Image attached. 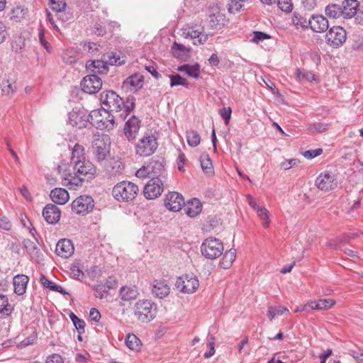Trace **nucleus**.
Listing matches in <instances>:
<instances>
[{
    "label": "nucleus",
    "mask_w": 363,
    "mask_h": 363,
    "mask_svg": "<svg viewBox=\"0 0 363 363\" xmlns=\"http://www.w3.org/2000/svg\"><path fill=\"white\" fill-rule=\"evenodd\" d=\"M125 57L116 52H108L104 55L102 60H90L86 63V67L94 74H105L108 70V65H121L125 63Z\"/></svg>",
    "instance_id": "f257e3e1"
},
{
    "label": "nucleus",
    "mask_w": 363,
    "mask_h": 363,
    "mask_svg": "<svg viewBox=\"0 0 363 363\" xmlns=\"http://www.w3.org/2000/svg\"><path fill=\"white\" fill-rule=\"evenodd\" d=\"M139 191L138 186L129 181H123L116 184L112 190L113 196L120 202L133 201Z\"/></svg>",
    "instance_id": "f03ea898"
},
{
    "label": "nucleus",
    "mask_w": 363,
    "mask_h": 363,
    "mask_svg": "<svg viewBox=\"0 0 363 363\" xmlns=\"http://www.w3.org/2000/svg\"><path fill=\"white\" fill-rule=\"evenodd\" d=\"M115 120H118V116H112L104 108L91 111L88 116V121L98 129H112Z\"/></svg>",
    "instance_id": "7ed1b4c3"
},
{
    "label": "nucleus",
    "mask_w": 363,
    "mask_h": 363,
    "mask_svg": "<svg viewBox=\"0 0 363 363\" xmlns=\"http://www.w3.org/2000/svg\"><path fill=\"white\" fill-rule=\"evenodd\" d=\"M156 313V306L150 300H139L134 306V315L140 322L148 323L152 320Z\"/></svg>",
    "instance_id": "20e7f679"
},
{
    "label": "nucleus",
    "mask_w": 363,
    "mask_h": 363,
    "mask_svg": "<svg viewBox=\"0 0 363 363\" xmlns=\"http://www.w3.org/2000/svg\"><path fill=\"white\" fill-rule=\"evenodd\" d=\"M100 100L104 108L108 111H115L116 115L122 110V106L124 105L123 99L113 91H103L101 94Z\"/></svg>",
    "instance_id": "39448f33"
},
{
    "label": "nucleus",
    "mask_w": 363,
    "mask_h": 363,
    "mask_svg": "<svg viewBox=\"0 0 363 363\" xmlns=\"http://www.w3.org/2000/svg\"><path fill=\"white\" fill-rule=\"evenodd\" d=\"M201 250L205 257L213 259L222 255L223 245L218 239L210 237L203 242Z\"/></svg>",
    "instance_id": "423d86ee"
},
{
    "label": "nucleus",
    "mask_w": 363,
    "mask_h": 363,
    "mask_svg": "<svg viewBox=\"0 0 363 363\" xmlns=\"http://www.w3.org/2000/svg\"><path fill=\"white\" fill-rule=\"evenodd\" d=\"M158 147L156 138L153 135H146L140 138L135 145V153L140 157L152 155Z\"/></svg>",
    "instance_id": "0eeeda50"
},
{
    "label": "nucleus",
    "mask_w": 363,
    "mask_h": 363,
    "mask_svg": "<svg viewBox=\"0 0 363 363\" xmlns=\"http://www.w3.org/2000/svg\"><path fill=\"white\" fill-rule=\"evenodd\" d=\"M180 31L182 37L193 39L194 45L203 44L208 38V34L203 33V28L198 26L187 24L183 26Z\"/></svg>",
    "instance_id": "6e6552de"
},
{
    "label": "nucleus",
    "mask_w": 363,
    "mask_h": 363,
    "mask_svg": "<svg viewBox=\"0 0 363 363\" xmlns=\"http://www.w3.org/2000/svg\"><path fill=\"white\" fill-rule=\"evenodd\" d=\"M347 38L345 30L341 26H333L329 29L325 35L327 44L334 48L343 45Z\"/></svg>",
    "instance_id": "1a4fd4ad"
},
{
    "label": "nucleus",
    "mask_w": 363,
    "mask_h": 363,
    "mask_svg": "<svg viewBox=\"0 0 363 363\" xmlns=\"http://www.w3.org/2000/svg\"><path fill=\"white\" fill-rule=\"evenodd\" d=\"M175 286L182 293L192 294L198 289L199 281L196 276L186 274L177 279Z\"/></svg>",
    "instance_id": "9d476101"
},
{
    "label": "nucleus",
    "mask_w": 363,
    "mask_h": 363,
    "mask_svg": "<svg viewBox=\"0 0 363 363\" xmlns=\"http://www.w3.org/2000/svg\"><path fill=\"white\" fill-rule=\"evenodd\" d=\"M94 206L93 199L89 196H80L72 203V210L77 214L86 215L91 212Z\"/></svg>",
    "instance_id": "9b49d317"
},
{
    "label": "nucleus",
    "mask_w": 363,
    "mask_h": 363,
    "mask_svg": "<svg viewBox=\"0 0 363 363\" xmlns=\"http://www.w3.org/2000/svg\"><path fill=\"white\" fill-rule=\"evenodd\" d=\"M80 85L84 92L92 94L100 90L102 82L96 74H90L84 77Z\"/></svg>",
    "instance_id": "f8f14e48"
},
{
    "label": "nucleus",
    "mask_w": 363,
    "mask_h": 363,
    "mask_svg": "<svg viewBox=\"0 0 363 363\" xmlns=\"http://www.w3.org/2000/svg\"><path fill=\"white\" fill-rule=\"evenodd\" d=\"M163 191V183L160 178H152L145 185L144 196L147 199H154Z\"/></svg>",
    "instance_id": "ddd939ff"
},
{
    "label": "nucleus",
    "mask_w": 363,
    "mask_h": 363,
    "mask_svg": "<svg viewBox=\"0 0 363 363\" xmlns=\"http://www.w3.org/2000/svg\"><path fill=\"white\" fill-rule=\"evenodd\" d=\"M164 206L170 211L177 212L182 209L184 204V200L182 194L173 191L166 195Z\"/></svg>",
    "instance_id": "4468645a"
},
{
    "label": "nucleus",
    "mask_w": 363,
    "mask_h": 363,
    "mask_svg": "<svg viewBox=\"0 0 363 363\" xmlns=\"http://www.w3.org/2000/svg\"><path fill=\"white\" fill-rule=\"evenodd\" d=\"M74 171L80 176L86 178V181H88L94 177L96 169L91 162L86 160L74 164Z\"/></svg>",
    "instance_id": "2eb2a0df"
},
{
    "label": "nucleus",
    "mask_w": 363,
    "mask_h": 363,
    "mask_svg": "<svg viewBox=\"0 0 363 363\" xmlns=\"http://www.w3.org/2000/svg\"><path fill=\"white\" fill-rule=\"evenodd\" d=\"M310 28L315 33H324L329 28L328 19L323 15H313L308 20Z\"/></svg>",
    "instance_id": "dca6fc26"
},
{
    "label": "nucleus",
    "mask_w": 363,
    "mask_h": 363,
    "mask_svg": "<svg viewBox=\"0 0 363 363\" xmlns=\"http://www.w3.org/2000/svg\"><path fill=\"white\" fill-rule=\"evenodd\" d=\"M140 127V121L135 116H131L125 123L124 127V134L125 138L130 141L136 138Z\"/></svg>",
    "instance_id": "f3484780"
},
{
    "label": "nucleus",
    "mask_w": 363,
    "mask_h": 363,
    "mask_svg": "<svg viewBox=\"0 0 363 363\" xmlns=\"http://www.w3.org/2000/svg\"><path fill=\"white\" fill-rule=\"evenodd\" d=\"M43 216L48 223L55 224L60 220L61 211L57 206L50 203L43 208Z\"/></svg>",
    "instance_id": "a211bd4d"
},
{
    "label": "nucleus",
    "mask_w": 363,
    "mask_h": 363,
    "mask_svg": "<svg viewBox=\"0 0 363 363\" xmlns=\"http://www.w3.org/2000/svg\"><path fill=\"white\" fill-rule=\"evenodd\" d=\"M74 245L68 239H62L56 245L55 252L63 258L69 257L74 253Z\"/></svg>",
    "instance_id": "6ab92c4d"
},
{
    "label": "nucleus",
    "mask_w": 363,
    "mask_h": 363,
    "mask_svg": "<svg viewBox=\"0 0 363 363\" xmlns=\"http://www.w3.org/2000/svg\"><path fill=\"white\" fill-rule=\"evenodd\" d=\"M94 153L98 161L105 160L108 152V147L103 137L97 136L93 141Z\"/></svg>",
    "instance_id": "aec40b11"
},
{
    "label": "nucleus",
    "mask_w": 363,
    "mask_h": 363,
    "mask_svg": "<svg viewBox=\"0 0 363 363\" xmlns=\"http://www.w3.org/2000/svg\"><path fill=\"white\" fill-rule=\"evenodd\" d=\"M172 55L180 60L187 61L191 57V48L174 41L171 47Z\"/></svg>",
    "instance_id": "412c9836"
},
{
    "label": "nucleus",
    "mask_w": 363,
    "mask_h": 363,
    "mask_svg": "<svg viewBox=\"0 0 363 363\" xmlns=\"http://www.w3.org/2000/svg\"><path fill=\"white\" fill-rule=\"evenodd\" d=\"M170 287L164 280L155 279L152 282V294L155 297L163 298L169 295Z\"/></svg>",
    "instance_id": "4be33fe9"
},
{
    "label": "nucleus",
    "mask_w": 363,
    "mask_h": 363,
    "mask_svg": "<svg viewBox=\"0 0 363 363\" xmlns=\"http://www.w3.org/2000/svg\"><path fill=\"white\" fill-rule=\"evenodd\" d=\"M315 185L322 191H329L335 186L336 184L334 182L333 177L330 174H325L319 175L315 180Z\"/></svg>",
    "instance_id": "5701e85b"
},
{
    "label": "nucleus",
    "mask_w": 363,
    "mask_h": 363,
    "mask_svg": "<svg viewBox=\"0 0 363 363\" xmlns=\"http://www.w3.org/2000/svg\"><path fill=\"white\" fill-rule=\"evenodd\" d=\"M359 2L357 0H345L342 1L341 9L344 18H350L357 12Z\"/></svg>",
    "instance_id": "b1692460"
},
{
    "label": "nucleus",
    "mask_w": 363,
    "mask_h": 363,
    "mask_svg": "<svg viewBox=\"0 0 363 363\" xmlns=\"http://www.w3.org/2000/svg\"><path fill=\"white\" fill-rule=\"evenodd\" d=\"M85 180H86V178L80 176L74 172V174L71 173L65 174L62 178V183L63 185L69 186L70 189H75L76 186H82V182Z\"/></svg>",
    "instance_id": "393cba45"
},
{
    "label": "nucleus",
    "mask_w": 363,
    "mask_h": 363,
    "mask_svg": "<svg viewBox=\"0 0 363 363\" xmlns=\"http://www.w3.org/2000/svg\"><path fill=\"white\" fill-rule=\"evenodd\" d=\"M146 169L150 172V177L159 178L164 173V166L162 162L152 160L146 165Z\"/></svg>",
    "instance_id": "a878e982"
},
{
    "label": "nucleus",
    "mask_w": 363,
    "mask_h": 363,
    "mask_svg": "<svg viewBox=\"0 0 363 363\" xmlns=\"http://www.w3.org/2000/svg\"><path fill=\"white\" fill-rule=\"evenodd\" d=\"M29 278L24 274H18L13 278L14 292L18 295L26 293Z\"/></svg>",
    "instance_id": "bb28decb"
},
{
    "label": "nucleus",
    "mask_w": 363,
    "mask_h": 363,
    "mask_svg": "<svg viewBox=\"0 0 363 363\" xmlns=\"http://www.w3.org/2000/svg\"><path fill=\"white\" fill-rule=\"evenodd\" d=\"M50 198L54 203L63 205L68 201L69 196L65 189L55 188L51 191Z\"/></svg>",
    "instance_id": "cd10ccee"
},
{
    "label": "nucleus",
    "mask_w": 363,
    "mask_h": 363,
    "mask_svg": "<svg viewBox=\"0 0 363 363\" xmlns=\"http://www.w3.org/2000/svg\"><path fill=\"white\" fill-rule=\"evenodd\" d=\"M139 295V292L136 286H123L120 289V296L123 301H130L135 299Z\"/></svg>",
    "instance_id": "c85d7f7f"
},
{
    "label": "nucleus",
    "mask_w": 363,
    "mask_h": 363,
    "mask_svg": "<svg viewBox=\"0 0 363 363\" xmlns=\"http://www.w3.org/2000/svg\"><path fill=\"white\" fill-rule=\"evenodd\" d=\"M335 301L333 299H320L318 301H311L308 303V306L311 308L313 310H325L330 308L333 306H334ZM307 305L304 306L306 308Z\"/></svg>",
    "instance_id": "c756f323"
},
{
    "label": "nucleus",
    "mask_w": 363,
    "mask_h": 363,
    "mask_svg": "<svg viewBox=\"0 0 363 363\" xmlns=\"http://www.w3.org/2000/svg\"><path fill=\"white\" fill-rule=\"evenodd\" d=\"M177 70L184 72L188 76L197 79L200 74V65L197 63L192 65L186 64L178 67Z\"/></svg>",
    "instance_id": "7c9ffc66"
},
{
    "label": "nucleus",
    "mask_w": 363,
    "mask_h": 363,
    "mask_svg": "<svg viewBox=\"0 0 363 363\" xmlns=\"http://www.w3.org/2000/svg\"><path fill=\"white\" fill-rule=\"evenodd\" d=\"M202 210V206L199 199H194L190 203H188L185 211L186 214L191 217L194 218L199 215Z\"/></svg>",
    "instance_id": "2f4dec72"
},
{
    "label": "nucleus",
    "mask_w": 363,
    "mask_h": 363,
    "mask_svg": "<svg viewBox=\"0 0 363 363\" xmlns=\"http://www.w3.org/2000/svg\"><path fill=\"white\" fill-rule=\"evenodd\" d=\"M225 16L220 11H216L209 16V26L212 28H220L225 23Z\"/></svg>",
    "instance_id": "473e14b6"
},
{
    "label": "nucleus",
    "mask_w": 363,
    "mask_h": 363,
    "mask_svg": "<svg viewBox=\"0 0 363 363\" xmlns=\"http://www.w3.org/2000/svg\"><path fill=\"white\" fill-rule=\"evenodd\" d=\"M143 76L139 75V74H133L132 76H130L123 82L124 86H130L135 90H138V89H140L143 86Z\"/></svg>",
    "instance_id": "72a5a7b5"
},
{
    "label": "nucleus",
    "mask_w": 363,
    "mask_h": 363,
    "mask_svg": "<svg viewBox=\"0 0 363 363\" xmlns=\"http://www.w3.org/2000/svg\"><path fill=\"white\" fill-rule=\"evenodd\" d=\"M23 245L32 259L37 260L39 259L40 250L35 242L28 239L24 240Z\"/></svg>",
    "instance_id": "f704fd0d"
},
{
    "label": "nucleus",
    "mask_w": 363,
    "mask_h": 363,
    "mask_svg": "<svg viewBox=\"0 0 363 363\" xmlns=\"http://www.w3.org/2000/svg\"><path fill=\"white\" fill-rule=\"evenodd\" d=\"M86 160L85 159V157H84V147L82 145L77 143L74 146L73 150H72V157H71L72 163H73L74 164H76L77 162H84Z\"/></svg>",
    "instance_id": "c9c22d12"
},
{
    "label": "nucleus",
    "mask_w": 363,
    "mask_h": 363,
    "mask_svg": "<svg viewBox=\"0 0 363 363\" xmlns=\"http://www.w3.org/2000/svg\"><path fill=\"white\" fill-rule=\"evenodd\" d=\"M236 257V250L233 248L227 251L220 262V267L223 269H228L232 265Z\"/></svg>",
    "instance_id": "e433bc0d"
},
{
    "label": "nucleus",
    "mask_w": 363,
    "mask_h": 363,
    "mask_svg": "<svg viewBox=\"0 0 363 363\" xmlns=\"http://www.w3.org/2000/svg\"><path fill=\"white\" fill-rule=\"evenodd\" d=\"M325 12L328 16L333 18H338L342 16H343L341 6L336 4L328 5L325 7Z\"/></svg>",
    "instance_id": "4c0bfd02"
},
{
    "label": "nucleus",
    "mask_w": 363,
    "mask_h": 363,
    "mask_svg": "<svg viewBox=\"0 0 363 363\" xmlns=\"http://www.w3.org/2000/svg\"><path fill=\"white\" fill-rule=\"evenodd\" d=\"M40 279L42 285L44 287L48 288L53 291H57L63 295L67 294V292L62 286L57 285L52 281L48 280L44 275H41Z\"/></svg>",
    "instance_id": "58836bf2"
},
{
    "label": "nucleus",
    "mask_w": 363,
    "mask_h": 363,
    "mask_svg": "<svg viewBox=\"0 0 363 363\" xmlns=\"http://www.w3.org/2000/svg\"><path fill=\"white\" fill-rule=\"evenodd\" d=\"M124 108L125 110L122 113L119 112L118 114H117L118 119L121 120V121H123L125 119L128 114H129L135 108V99L134 97H128L126 101V104L122 106V108Z\"/></svg>",
    "instance_id": "ea45409f"
},
{
    "label": "nucleus",
    "mask_w": 363,
    "mask_h": 363,
    "mask_svg": "<svg viewBox=\"0 0 363 363\" xmlns=\"http://www.w3.org/2000/svg\"><path fill=\"white\" fill-rule=\"evenodd\" d=\"M284 313H289V310L286 307L281 306H269L267 315L272 320L275 316L283 315Z\"/></svg>",
    "instance_id": "a19ab883"
},
{
    "label": "nucleus",
    "mask_w": 363,
    "mask_h": 363,
    "mask_svg": "<svg viewBox=\"0 0 363 363\" xmlns=\"http://www.w3.org/2000/svg\"><path fill=\"white\" fill-rule=\"evenodd\" d=\"M12 310L13 308L9 303L8 298L3 294H0V314L1 316H7L10 315Z\"/></svg>",
    "instance_id": "79ce46f5"
},
{
    "label": "nucleus",
    "mask_w": 363,
    "mask_h": 363,
    "mask_svg": "<svg viewBox=\"0 0 363 363\" xmlns=\"http://www.w3.org/2000/svg\"><path fill=\"white\" fill-rule=\"evenodd\" d=\"M140 340L134 334H128L125 338L126 346L132 350H138L140 347Z\"/></svg>",
    "instance_id": "37998d69"
},
{
    "label": "nucleus",
    "mask_w": 363,
    "mask_h": 363,
    "mask_svg": "<svg viewBox=\"0 0 363 363\" xmlns=\"http://www.w3.org/2000/svg\"><path fill=\"white\" fill-rule=\"evenodd\" d=\"M201 166L203 171L208 174L213 172L211 160L208 155H202L200 157Z\"/></svg>",
    "instance_id": "c03bdc74"
},
{
    "label": "nucleus",
    "mask_w": 363,
    "mask_h": 363,
    "mask_svg": "<svg viewBox=\"0 0 363 363\" xmlns=\"http://www.w3.org/2000/svg\"><path fill=\"white\" fill-rule=\"evenodd\" d=\"M292 23L297 28H306L308 25V20L298 13H294L292 16Z\"/></svg>",
    "instance_id": "a18cd8bd"
},
{
    "label": "nucleus",
    "mask_w": 363,
    "mask_h": 363,
    "mask_svg": "<svg viewBox=\"0 0 363 363\" xmlns=\"http://www.w3.org/2000/svg\"><path fill=\"white\" fill-rule=\"evenodd\" d=\"M170 79V86H189V82L186 79L182 77L179 74H172L169 76Z\"/></svg>",
    "instance_id": "49530a36"
},
{
    "label": "nucleus",
    "mask_w": 363,
    "mask_h": 363,
    "mask_svg": "<svg viewBox=\"0 0 363 363\" xmlns=\"http://www.w3.org/2000/svg\"><path fill=\"white\" fill-rule=\"evenodd\" d=\"M186 139L188 144L191 147L199 145L201 140L199 134L194 130H189L186 132Z\"/></svg>",
    "instance_id": "de8ad7c7"
},
{
    "label": "nucleus",
    "mask_w": 363,
    "mask_h": 363,
    "mask_svg": "<svg viewBox=\"0 0 363 363\" xmlns=\"http://www.w3.org/2000/svg\"><path fill=\"white\" fill-rule=\"evenodd\" d=\"M16 86L14 82L4 80L1 83V91L7 96H11L16 91Z\"/></svg>",
    "instance_id": "09e8293b"
},
{
    "label": "nucleus",
    "mask_w": 363,
    "mask_h": 363,
    "mask_svg": "<svg viewBox=\"0 0 363 363\" xmlns=\"http://www.w3.org/2000/svg\"><path fill=\"white\" fill-rule=\"evenodd\" d=\"M257 213L259 218L264 221L262 223L263 227L264 228H268L270 223V219L267 209L262 206L259 207L257 208Z\"/></svg>",
    "instance_id": "8fccbe9b"
},
{
    "label": "nucleus",
    "mask_w": 363,
    "mask_h": 363,
    "mask_svg": "<svg viewBox=\"0 0 363 363\" xmlns=\"http://www.w3.org/2000/svg\"><path fill=\"white\" fill-rule=\"evenodd\" d=\"M50 6L53 11L60 13L65 11L67 4L65 0H50Z\"/></svg>",
    "instance_id": "3c124183"
},
{
    "label": "nucleus",
    "mask_w": 363,
    "mask_h": 363,
    "mask_svg": "<svg viewBox=\"0 0 363 363\" xmlns=\"http://www.w3.org/2000/svg\"><path fill=\"white\" fill-rule=\"evenodd\" d=\"M296 74L300 81H315V75L313 73L308 71H303L301 70L300 69H297L296 71Z\"/></svg>",
    "instance_id": "603ef678"
},
{
    "label": "nucleus",
    "mask_w": 363,
    "mask_h": 363,
    "mask_svg": "<svg viewBox=\"0 0 363 363\" xmlns=\"http://www.w3.org/2000/svg\"><path fill=\"white\" fill-rule=\"evenodd\" d=\"M242 2L240 0H230L228 4V10L231 13H236L240 12L243 6Z\"/></svg>",
    "instance_id": "864d4df0"
},
{
    "label": "nucleus",
    "mask_w": 363,
    "mask_h": 363,
    "mask_svg": "<svg viewBox=\"0 0 363 363\" xmlns=\"http://www.w3.org/2000/svg\"><path fill=\"white\" fill-rule=\"evenodd\" d=\"M69 318L72 320L75 328L79 330V333L84 331L85 323L84 320L79 319L74 313H71Z\"/></svg>",
    "instance_id": "5fc2aeb1"
},
{
    "label": "nucleus",
    "mask_w": 363,
    "mask_h": 363,
    "mask_svg": "<svg viewBox=\"0 0 363 363\" xmlns=\"http://www.w3.org/2000/svg\"><path fill=\"white\" fill-rule=\"evenodd\" d=\"M28 13V9L23 6L18 5L13 9V18L20 20L23 18Z\"/></svg>",
    "instance_id": "6e6d98bb"
},
{
    "label": "nucleus",
    "mask_w": 363,
    "mask_h": 363,
    "mask_svg": "<svg viewBox=\"0 0 363 363\" xmlns=\"http://www.w3.org/2000/svg\"><path fill=\"white\" fill-rule=\"evenodd\" d=\"M74 51L72 50H67L65 52H64L62 55V60L63 61L68 65H73L76 62L77 58L76 56L74 55Z\"/></svg>",
    "instance_id": "4d7b16f0"
},
{
    "label": "nucleus",
    "mask_w": 363,
    "mask_h": 363,
    "mask_svg": "<svg viewBox=\"0 0 363 363\" xmlns=\"http://www.w3.org/2000/svg\"><path fill=\"white\" fill-rule=\"evenodd\" d=\"M308 130L311 133H323L328 130V125L324 123H313L310 125Z\"/></svg>",
    "instance_id": "13d9d810"
},
{
    "label": "nucleus",
    "mask_w": 363,
    "mask_h": 363,
    "mask_svg": "<svg viewBox=\"0 0 363 363\" xmlns=\"http://www.w3.org/2000/svg\"><path fill=\"white\" fill-rule=\"evenodd\" d=\"M271 36L261 31H254L253 32V38L251 41L254 43H259L265 39H270Z\"/></svg>",
    "instance_id": "bf43d9fd"
},
{
    "label": "nucleus",
    "mask_w": 363,
    "mask_h": 363,
    "mask_svg": "<svg viewBox=\"0 0 363 363\" xmlns=\"http://www.w3.org/2000/svg\"><path fill=\"white\" fill-rule=\"evenodd\" d=\"M209 351L204 354L205 358H209L215 354V337L211 336L207 343Z\"/></svg>",
    "instance_id": "052dcab7"
},
{
    "label": "nucleus",
    "mask_w": 363,
    "mask_h": 363,
    "mask_svg": "<svg viewBox=\"0 0 363 363\" xmlns=\"http://www.w3.org/2000/svg\"><path fill=\"white\" fill-rule=\"evenodd\" d=\"M231 108L230 107L223 108L219 111L220 116L224 120L225 124L228 125L230 119L231 118Z\"/></svg>",
    "instance_id": "680f3d73"
},
{
    "label": "nucleus",
    "mask_w": 363,
    "mask_h": 363,
    "mask_svg": "<svg viewBox=\"0 0 363 363\" xmlns=\"http://www.w3.org/2000/svg\"><path fill=\"white\" fill-rule=\"evenodd\" d=\"M291 0H278V6L281 10L290 12L292 10Z\"/></svg>",
    "instance_id": "e2e57ef3"
},
{
    "label": "nucleus",
    "mask_w": 363,
    "mask_h": 363,
    "mask_svg": "<svg viewBox=\"0 0 363 363\" xmlns=\"http://www.w3.org/2000/svg\"><path fill=\"white\" fill-rule=\"evenodd\" d=\"M111 287V286L109 285L107 286L102 284L97 285L96 288V296L100 298H103L104 295L108 293V289H109Z\"/></svg>",
    "instance_id": "0e129e2a"
},
{
    "label": "nucleus",
    "mask_w": 363,
    "mask_h": 363,
    "mask_svg": "<svg viewBox=\"0 0 363 363\" xmlns=\"http://www.w3.org/2000/svg\"><path fill=\"white\" fill-rule=\"evenodd\" d=\"M12 224L9 219L4 216H0V228L5 230H10Z\"/></svg>",
    "instance_id": "69168bd1"
},
{
    "label": "nucleus",
    "mask_w": 363,
    "mask_h": 363,
    "mask_svg": "<svg viewBox=\"0 0 363 363\" xmlns=\"http://www.w3.org/2000/svg\"><path fill=\"white\" fill-rule=\"evenodd\" d=\"M323 152V150L318 148L316 150H306L303 153V155L307 159H313Z\"/></svg>",
    "instance_id": "338daca9"
},
{
    "label": "nucleus",
    "mask_w": 363,
    "mask_h": 363,
    "mask_svg": "<svg viewBox=\"0 0 363 363\" xmlns=\"http://www.w3.org/2000/svg\"><path fill=\"white\" fill-rule=\"evenodd\" d=\"M45 363H64V362L60 354H53L48 357Z\"/></svg>",
    "instance_id": "774afa93"
}]
</instances>
